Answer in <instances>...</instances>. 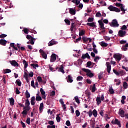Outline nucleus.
<instances>
[{"instance_id": "nucleus-1", "label": "nucleus", "mask_w": 128, "mask_h": 128, "mask_svg": "<svg viewBox=\"0 0 128 128\" xmlns=\"http://www.w3.org/2000/svg\"><path fill=\"white\" fill-rule=\"evenodd\" d=\"M82 70H83V72H86V76H89V78H92L94 76V74H92V71H90V70L88 69H86L84 68H83L82 69Z\"/></svg>"}, {"instance_id": "nucleus-2", "label": "nucleus", "mask_w": 128, "mask_h": 128, "mask_svg": "<svg viewBox=\"0 0 128 128\" xmlns=\"http://www.w3.org/2000/svg\"><path fill=\"white\" fill-rule=\"evenodd\" d=\"M108 10H109L110 12H120V9L114 7L112 5H110L108 8Z\"/></svg>"}, {"instance_id": "nucleus-3", "label": "nucleus", "mask_w": 128, "mask_h": 128, "mask_svg": "<svg viewBox=\"0 0 128 128\" xmlns=\"http://www.w3.org/2000/svg\"><path fill=\"white\" fill-rule=\"evenodd\" d=\"M110 26L112 28H118L120 24L118 23V20L116 19H114L112 20V22L109 23Z\"/></svg>"}, {"instance_id": "nucleus-4", "label": "nucleus", "mask_w": 128, "mask_h": 128, "mask_svg": "<svg viewBox=\"0 0 128 128\" xmlns=\"http://www.w3.org/2000/svg\"><path fill=\"white\" fill-rule=\"evenodd\" d=\"M126 34V32L122 30H120L118 32V36L121 38H124V36H125Z\"/></svg>"}, {"instance_id": "nucleus-5", "label": "nucleus", "mask_w": 128, "mask_h": 128, "mask_svg": "<svg viewBox=\"0 0 128 128\" xmlns=\"http://www.w3.org/2000/svg\"><path fill=\"white\" fill-rule=\"evenodd\" d=\"M55 60H56V54H52L50 56V62H54Z\"/></svg>"}, {"instance_id": "nucleus-6", "label": "nucleus", "mask_w": 128, "mask_h": 128, "mask_svg": "<svg viewBox=\"0 0 128 128\" xmlns=\"http://www.w3.org/2000/svg\"><path fill=\"white\" fill-rule=\"evenodd\" d=\"M106 66L107 68V72L108 74H110V70H112V66H110V62H106Z\"/></svg>"}, {"instance_id": "nucleus-7", "label": "nucleus", "mask_w": 128, "mask_h": 128, "mask_svg": "<svg viewBox=\"0 0 128 128\" xmlns=\"http://www.w3.org/2000/svg\"><path fill=\"white\" fill-rule=\"evenodd\" d=\"M39 52H40V54H41L42 58H44L45 60H46V58H48V55L46 54V52H44L43 51V50L42 49H40Z\"/></svg>"}, {"instance_id": "nucleus-8", "label": "nucleus", "mask_w": 128, "mask_h": 128, "mask_svg": "<svg viewBox=\"0 0 128 128\" xmlns=\"http://www.w3.org/2000/svg\"><path fill=\"white\" fill-rule=\"evenodd\" d=\"M118 114L121 116V118H124V111L122 109L120 108L119 110Z\"/></svg>"}, {"instance_id": "nucleus-9", "label": "nucleus", "mask_w": 128, "mask_h": 128, "mask_svg": "<svg viewBox=\"0 0 128 128\" xmlns=\"http://www.w3.org/2000/svg\"><path fill=\"white\" fill-rule=\"evenodd\" d=\"M10 64L12 66H18V63L16 61V60H12L10 61Z\"/></svg>"}, {"instance_id": "nucleus-10", "label": "nucleus", "mask_w": 128, "mask_h": 128, "mask_svg": "<svg viewBox=\"0 0 128 128\" xmlns=\"http://www.w3.org/2000/svg\"><path fill=\"white\" fill-rule=\"evenodd\" d=\"M98 22L100 26V28L101 30H106V28H104V22H102V20H99L98 21Z\"/></svg>"}, {"instance_id": "nucleus-11", "label": "nucleus", "mask_w": 128, "mask_h": 128, "mask_svg": "<svg viewBox=\"0 0 128 128\" xmlns=\"http://www.w3.org/2000/svg\"><path fill=\"white\" fill-rule=\"evenodd\" d=\"M112 124H118L119 128H120L122 126L120 125V122L118 120V119H115L114 122L113 120L112 121Z\"/></svg>"}, {"instance_id": "nucleus-12", "label": "nucleus", "mask_w": 128, "mask_h": 128, "mask_svg": "<svg viewBox=\"0 0 128 128\" xmlns=\"http://www.w3.org/2000/svg\"><path fill=\"white\" fill-rule=\"evenodd\" d=\"M82 60H84L86 58H88L90 60V56L88 53L87 52L86 54H82Z\"/></svg>"}, {"instance_id": "nucleus-13", "label": "nucleus", "mask_w": 128, "mask_h": 128, "mask_svg": "<svg viewBox=\"0 0 128 128\" xmlns=\"http://www.w3.org/2000/svg\"><path fill=\"white\" fill-rule=\"evenodd\" d=\"M76 9H74V8H69V12L72 16H74V14H76Z\"/></svg>"}, {"instance_id": "nucleus-14", "label": "nucleus", "mask_w": 128, "mask_h": 128, "mask_svg": "<svg viewBox=\"0 0 128 128\" xmlns=\"http://www.w3.org/2000/svg\"><path fill=\"white\" fill-rule=\"evenodd\" d=\"M113 57L114 58H116V60H118V62H120V60H122V56H120V55L118 54H114L113 56Z\"/></svg>"}, {"instance_id": "nucleus-15", "label": "nucleus", "mask_w": 128, "mask_h": 128, "mask_svg": "<svg viewBox=\"0 0 128 128\" xmlns=\"http://www.w3.org/2000/svg\"><path fill=\"white\" fill-rule=\"evenodd\" d=\"M6 42H8V41H6V40H4V39L0 40V44L1 46H6Z\"/></svg>"}, {"instance_id": "nucleus-16", "label": "nucleus", "mask_w": 128, "mask_h": 128, "mask_svg": "<svg viewBox=\"0 0 128 128\" xmlns=\"http://www.w3.org/2000/svg\"><path fill=\"white\" fill-rule=\"evenodd\" d=\"M58 44V42L54 40H52L49 42L48 46H54V44Z\"/></svg>"}, {"instance_id": "nucleus-17", "label": "nucleus", "mask_w": 128, "mask_h": 128, "mask_svg": "<svg viewBox=\"0 0 128 128\" xmlns=\"http://www.w3.org/2000/svg\"><path fill=\"white\" fill-rule=\"evenodd\" d=\"M30 104L32 106H34L36 104V97L34 96L31 98Z\"/></svg>"}, {"instance_id": "nucleus-18", "label": "nucleus", "mask_w": 128, "mask_h": 128, "mask_svg": "<svg viewBox=\"0 0 128 128\" xmlns=\"http://www.w3.org/2000/svg\"><path fill=\"white\" fill-rule=\"evenodd\" d=\"M87 26H91L92 28H96V22H92V23H87Z\"/></svg>"}, {"instance_id": "nucleus-19", "label": "nucleus", "mask_w": 128, "mask_h": 128, "mask_svg": "<svg viewBox=\"0 0 128 128\" xmlns=\"http://www.w3.org/2000/svg\"><path fill=\"white\" fill-rule=\"evenodd\" d=\"M102 100L100 99V97L98 96L96 98V104L97 106H100V104H102Z\"/></svg>"}, {"instance_id": "nucleus-20", "label": "nucleus", "mask_w": 128, "mask_h": 128, "mask_svg": "<svg viewBox=\"0 0 128 128\" xmlns=\"http://www.w3.org/2000/svg\"><path fill=\"white\" fill-rule=\"evenodd\" d=\"M100 44L101 46H102V48H106V47L108 46V43L105 42L104 41H102L100 42Z\"/></svg>"}, {"instance_id": "nucleus-21", "label": "nucleus", "mask_w": 128, "mask_h": 128, "mask_svg": "<svg viewBox=\"0 0 128 128\" xmlns=\"http://www.w3.org/2000/svg\"><path fill=\"white\" fill-rule=\"evenodd\" d=\"M67 82H74V80H72V76H70V75H68V78H67Z\"/></svg>"}, {"instance_id": "nucleus-22", "label": "nucleus", "mask_w": 128, "mask_h": 128, "mask_svg": "<svg viewBox=\"0 0 128 128\" xmlns=\"http://www.w3.org/2000/svg\"><path fill=\"white\" fill-rule=\"evenodd\" d=\"M40 112H42V110H44V102H42L40 104Z\"/></svg>"}, {"instance_id": "nucleus-23", "label": "nucleus", "mask_w": 128, "mask_h": 128, "mask_svg": "<svg viewBox=\"0 0 128 128\" xmlns=\"http://www.w3.org/2000/svg\"><path fill=\"white\" fill-rule=\"evenodd\" d=\"M84 34H86V30H80V32H79V36H84Z\"/></svg>"}, {"instance_id": "nucleus-24", "label": "nucleus", "mask_w": 128, "mask_h": 128, "mask_svg": "<svg viewBox=\"0 0 128 128\" xmlns=\"http://www.w3.org/2000/svg\"><path fill=\"white\" fill-rule=\"evenodd\" d=\"M26 98L28 100L29 98H30V94L28 92V90H26L25 93Z\"/></svg>"}, {"instance_id": "nucleus-25", "label": "nucleus", "mask_w": 128, "mask_h": 128, "mask_svg": "<svg viewBox=\"0 0 128 128\" xmlns=\"http://www.w3.org/2000/svg\"><path fill=\"white\" fill-rule=\"evenodd\" d=\"M10 106H14V99L13 98H12L10 99Z\"/></svg>"}, {"instance_id": "nucleus-26", "label": "nucleus", "mask_w": 128, "mask_h": 128, "mask_svg": "<svg viewBox=\"0 0 128 128\" xmlns=\"http://www.w3.org/2000/svg\"><path fill=\"white\" fill-rule=\"evenodd\" d=\"M92 114L94 118H96V116H98V111H96V109L93 110Z\"/></svg>"}, {"instance_id": "nucleus-27", "label": "nucleus", "mask_w": 128, "mask_h": 128, "mask_svg": "<svg viewBox=\"0 0 128 128\" xmlns=\"http://www.w3.org/2000/svg\"><path fill=\"white\" fill-rule=\"evenodd\" d=\"M23 64H24V68H26L28 66V62L25 60H23Z\"/></svg>"}, {"instance_id": "nucleus-28", "label": "nucleus", "mask_w": 128, "mask_h": 128, "mask_svg": "<svg viewBox=\"0 0 128 128\" xmlns=\"http://www.w3.org/2000/svg\"><path fill=\"white\" fill-rule=\"evenodd\" d=\"M114 82H116V86H120V80L119 79H115Z\"/></svg>"}, {"instance_id": "nucleus-29", "label": "nucleus", "mask_w": 128, "mask_h": 128, "mask_svg": "<svg viewBox=\"0 0 128 128\" xmlns=\"http://www.w3.org/2000/svg\"><path fill=\"white\" fill-rule=\"evenodd\" d=\"M60 114H56V120L57 122H60Z\"/></svg>"}, {"instance_id": "nucleus-30", "label": "nucleus", "mask_w": 128, "mask_h": 128, "mask_svg": "<svg viewBox=\"0 0 128 128\" xmlns=\"http://www.w3.org/2000/svg\"><path fill=\"white\" fill-rule=\"evenodd\" d=\"M59 70L60 72H62V74H64V66L62 65H61L60 68H59Z\"/></svg>"}, {"instance_id": "nucleus-31", "label": "nucleus", "mask_w": 128, "mask_h": 128, "mask_svg": "<svg viewBox=\"0 0 128 128\" xmlns=\"http://www.w3.org/2000/svg\"><path fill=\"white\" fill-rule=\"evenodd\" d=\"M10 72H12V70L10 69H5L4 70V74H10Z\"/></svg>"}, {"instance_id": "nucleus-32", "label": "nucleus", "mask_w": 128, "mask_h": 128, "mask_svg": "<svg viewBox=\"0 0 128 128\" xmlns=\"http://www.w3.org/2000/svg\"><path fill=\"white\" fill-rule=\"evenodd\" d=\"M24 77L26 78V80H28V73L24 72Z\"/></svg>"}, {"instance_id": "nucleus-33", "label": "nucleus", "mask_w": 128, "mask_h": 128, "mask_svg": "<svg viewBox=\"0 0 128 128\" xmlns=\"http://www.w3.org/2000/svg\"><path fill=\"white\" fill-rule=\"evenodd\" d=\"M64 22H66L67 26H70V21L68 19H65Z\"/></svg>"}, {"instance_id": "nucleus-34", "label": "nucleus", "mask_w": 128, "mask_h": 128, "mask_svg": "<svg viewBox=\"0 0 128 128\" xmlns=\"http://www.w3.org/2000/svg\"><path fill=\"white\" fill-rule=\"evenodd\" d=\"M30 100H28V99L26 100V102H25L26 106H30Z\"/></svg>"}, {"instance_id": "nucleus-35", "label": "nucleus", "mask_w": 128, "mask_h": 128, "mask_svg": "<svg viewBox=\"0 0 128 128\" xmlns=\"http://www.w3.org/2000/svg\"><path fill=\"white\" fill-rule=\"evenodd\" d=\"M42 100V98L40 96H36V102H40Z\"/></svg>"}, {"instance_id": "nucleus-36", "label": "nucleus", "mask_w": 128, "mask_h": 128, "mask_svg": "<svg viewBox=\"0 0 128 128\" xmlns=\"http://www.w3.org/2000/svg\"><path fill=\"white\" fill-rule=\"evenodd\" d=\"M16 84L18 86H22V82L20 80H17L16 82Z\"/></svg>"}, {"instance_id": "nucleus-37", "label": "nucleus", "mask_w": 128, "mask_h": 128, "mask_svg": "<svg viewBox=\"0 0 128 128\" xmlns=\"http://www.w3.org/2000/svg\"><path fill=\"white\" fill-rule=\"evenodd\" d=\"M96 90V84H94L92 87V92H94Z\"/></svg>"}, {"instance_id": "nucleus-38", "label": "nucleus", "mask_w": 128, "mask_h": 128, "mask_svg": "<svg viewBox=\"0 0 128 128\" xmlns=\"http://www.w3.org/2000/svg\"><path fill=\"white\" fill-rule=\"evenodd\" d=\"M34 40H36V39H34V37L32 38L30 40V44H34Z\"/></svg>"}, {"instance_id": "nucleus-39", "label": "nucleus", "mask_w": 128, "mask_h": 128, "mask_svg": "<svg viewBox=\"0 0 128 128\" xmlns=\"http://www.w3.org/2000/svg\"><path fill=\"white\" fill-rule=\"evenodd\" d=\"M123 88H124L125 90L128 88V83L126 82H123Z\"/></svg>"}, {"instance_id": "nucleus-40", "label": "nucleus", "mask_w": 128, "mask_h": 128, "mask_svg": "<svg viewBox=\"0 0 128 128\" xmlns=\"http://www.w3.org/2000/svg\"><path fill=\"white\" fill-rule=\"evenodd\" d=\"M30 66H32L34 68H38V64H32Z\"/></svg>"}, {"instance_id": "nucleus-41", "label": "nucleus", "mask_w": 128, "mask_h": 128, "mask_svg": "<svg viewBox=\"0 0 128 128\" xmlns=\"http://www.w3.org/2000/svg\"><path fill=\"white\" fill-rule=\"evenodd\" d=\"M74 26H76L74 25V22H72L71 24V28H70L71 32H72V30H74Z\"/></svg>"}, {"instance_id": "nucleus-42", "label": "nucleus", "mask_w": 128, "mask_h": 128, "mask_svg": "<svg viewBox=\"0 0 128 128\" xmlns=\"http://www.w3.org/2000/svg\"><path fill=\"white\" fill-rule=\"evenodd\" d=\"M120 10H122V12L124 14V12H126V10H124V6L122 4V6H120Z\"/></svg>"}, {"instance_id": "nucleus-43", "label": "nucleus", "mask_w": 128, "mask_h": 128, "mask_svg": "<svg viewBox=\"0 0 128 128\" xmlns=\"http://www.w3.org/2000/svg\"><path fill=\"white\" fill-rule=\"evenodd\" d=\"M109 92H110V94H114V89H112V88H109Z\"/></svg>"}, {"instance_id": "nucleus-44", "label": "nucleus", "mask_w": 128, "mask_h": 128, "mask_svg": "<svg viewBox=\"0 0 128 128\" xmlns=\"http://www.w3.org/2000/svg\"><path fill=\"white\" fill-rule=\"evenodd\" d=\"M82 80H84V78L82 76H78L76 78V80L78 81Z\"/></svg>"}, {"instance_id": "nucleus-45", "label": "nucleus", "mask_w": 128, "mask_h": 128, "mask_svg": "<svg viewBox=\"0 0 128 128\" xmlns=\"http://www.w3.org/2000/svg\"><path fill=\"white\" fill-rule=\"evenodd\" d=\"M102 16V14H100V12H97L96 14V18H100V16Z\"/></svg>"}, {"instance_id": "nucleus-46", "label": "nucleus", "mask_w": 128, "mask_h": 128, "mask_svg": "<svg viewBox=\"0 0 128 128\" xmlns=\"http://www.w3.org/2000/svg\"><path fill=\"white\" fill-rule=\"evenodd\" d=\"M30 106H25V107L23 108V110H25L27 112H28V110H30Z\"/></svg>"}, {"instance_id": "nucleus-47", "label": "nucleus", "mask_w": 128, "mask_h": 128, "mask_svg": "<svg viewBox=\"0 0 128 128\" xmlns=\"http://www.w3.org/2000/svg\"><path fill=\"white\" fill-rule=\"evenodd\" d=\"M120 74H121V76H124V74H126V72L124 70H121L119 72Z\"/></svg>"}, {"instance_id": "nucleus-48", "label": "nucleus", "mask_w": 128, "mask_h": 128, "mask_svg": "<svg viewBox=\"0 0 128 128\" xmlns=\"http://www.w3.org/2000/svg\"><path fill=\"white\" fill-rule=\"evenodd\" d=\"M82 40L84 44H86V42H88V38H86V36H83L82 38Z\"/></svg>"}, {"instance_id": "nucleus-49", "label": "nucleus", "mask_w": 128, "mask_h": 128, "mask_svg": "<svg viewBox=\"0 0 128 128\" xmlns=\"http://www.w3.org/2000/svg\"><path fill=\"white\" fill-rule=\"evenodd\" d=\"M22 32H24L26 34H28V28H25L22 30Z\"/></svg>"}, {"instance_id": "nucleus-50", "label": "nucleus", "mask_w": 128, "mask_h": 128, "mask_svg": "<svg viewBox=\"0 0 128 128\" xmlns=\"http://www.w3.org/2000/svg\"><path fill=\"white\" fill-rule=\"evenodd\" d=\"M22 114L26 116V114H28V111L26 110V109H24V110L22 112Z\"/></svg>"}, {"instance_id": "nucleus-51", "label": "nucleus", "mask_w": 128, "mask_h": 128, "mask_svg": "<svg viewBox=\"0 0 128 128\" xmlns=\"http://www.w3.org/2000/svg\"><path fill=\"white\" fill-rule=\"evenodd\" d=\"M100 58L98 57V56H96L94 60L96 62H98V60H100Z\"/></svg>"}, {"instance_id": "nucleus-52", "label": "nucleus", "mask_w": 128, "mask_h": 128, "mask_svg": "<svg viewBox=\"0 0 128 128\" xmlns=\"http://www.w3.org/2000/svg\"><path fill=\"white\" fill-rule=\"evenodd\" d=\"M74 100L77 104H80V100L78 99V96L74 97Z\"/></svg>"}, {"instance_id": "nucleus-53", "label": "nucleus", "mask_w": 128, "mask_h": 128, "mask_svg": "<svg viewBox=\"0 0 128 128\" xmlns=\"http://www.w3.org/2000/svg\"><path fill=\"white\" fill-rule=\"evenodd\" d=\"M37 80H38V82H42V77L41 76H38L37 78Z\"/></svg>"}, {"instance_id": "nucleus-54", "label": "nucleus", "mask_w": 128, "mask_h": 128, "mask_svg": "<svg viewBox=\"0 0 128 128\" xmlns=\"http://www.w3.org/2000/svg\"><path fill=\"white\" fill-rule=\"evenodd\" d=\"M76 116H80V110H76Z\"/></svg>"}, {"instance_id": "nucleus-55", "label": "nucleus", "mask_w": 128, "mask_h": 128, "mask_svg": "<svg viewBox=\"0 0 128 128\" xmlns=\"http://www.w3.org/2000/svg\"><path fill=\"white\" fill-rule=\"evenodd\" d=\"M8 36V35L6 34H2L0 35V38H6Z\"/></svg>"}, {"instance_id": "nucleus-56", "label": "nucleus", "mask_w": 128, "mask_h": 128, "mask_svg": "<svg viewBox=\"0 0 128 128\" xmlns=\"http://www.w3.org/2000/svg\"><path fill=\"white\" fill-rule=\"evenodd\" d=\"M88 22H94V18H89L88 19Z\"/></svg>"}, {"instance_id": "nucleus-57", "label": "nucleus", "mask_w": 128, "mask_h": 128, "mask_svg": "<svg viewBox=\"0 0 128 128\" xmlns=\"http://www.w3.org/2000/svg\"><path fill=\"white\" fill-rule=\"evenodd\" d=\"M113 72L116 74V76H120V72H118V71L114 69L113 70Z\"/></svg>"}, {"instance_id": "nucleus-58", "label": "nucleus", "mask_w": 128, "mask_h": 128, "mask_svg": "<svg viewBox=\"0 0 128 128\" xmlns=\"http://www.w3.org/2000/svg\"><path fill=\"white\" fill-rule=\"evenodd\" d=\"M87 114H88L90 118H91L92 116V110H90V111L88 112Z\"/></svg>"}, {"instance_id": "nucleus-59", "label": "nucleus", "mask_w": 128, "mask_h": 128, "mask_svg": "<svg viewBox=\"0 0 128 128\" xmlns=\"http://www.w3.org/2000/svg\"><path fill=\"white\" fill-rule=\"evenodd\" d=\"M40 92H41V94H46V92L44 90V89H42V88H40Z\"/></svg>"}, {"instance_id": "nucleus-60", "label": "nucleus", "mask_w": 128, "mask_h": 128, "mask_svg": "<svg viewBox=\"0 0 128 128\" xmlns=\"http://www.w3.org/2000/svg\"><path fill=\"white\" fill-rule=\"evenodd\" d=\"M16 94H20V90H18V88H16Z\"/></svg>"}, {"instance_id": "nucleus-61", "label": "nucleus", "mask_w": 128, "mask_h": 128, "mask_svg": "<svg viewBox=\"0 0 128 128\" xmlns=\"http://www.w3.org/2000/svg\"><path fill=\"white\" fill-rule=\"evenodd\" d=\"M104 39L105 40H110V38L108 36H104Z\"/></svg>"}, {"instance_id": "nucleus-62", "label": "nucleus", "mask_w": 128, "mask_h": 128, "mask_svg": "<svg viewBox=\"0 0 128 128\" xmlns=\"http://www.w3.org/2000/svg\"><path fill=\"white\" fill-rule=\"evenodd\" d=\"M86 96L87 98H90V95H91V93L90 92H86Z\"/></svg>"}, {"instance_id": "nucleus-63", "label": "nucleus", "mask_w": 128, "mask_h": 128, "mask_svg": "<svg viewBox=\"0 0 128 128\" xmlns=\"http://www.w3.org/2000/svg\"><path fill=\"white\" fill-rule=\"evenodd\" d=\"M31 86H32V88H36V86H34V80L31 82Z\"/></svg>"}, {"instance_id": "nucleus-64", "label": "nucleus", "mask_w": 128, "mask_h": 128, "mask_svg": "<svg viewBox=\"0 0 128 128\" xmlns=\"http://www.w3.org/2000/svg\"><path fill=\"white\" fill-rule=\"evenodd\" d=\"M32 38H33L32 36L30 35H26V38H27V40H30Z\"/></svg>"}]
</instances>
